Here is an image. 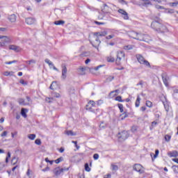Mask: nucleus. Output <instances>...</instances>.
Segmentation results:
<instances>
[{
  "mask_svg": "<svg viewBox=\"0 0 178 178\" xmlns=\"http://www.w3.org/2000/svg\"><path fill=\"white\" fill-rule=\"evenodd\" d=\"M128 35L131 38H134V40H138V41H145V42H148V40H149V36L148 35L138 33L134 31L129 32Z\"/></svg>",
  "mask_w": 178,
  "mask_h": 178,
  "instance_id": "1",
  "label": "nucleus"
},
{
  "mask_svg": "<svg viewBox=\"0 0 178 178\" xmlns=\"http://www.w3.org/2000/svg\"><path fill=\"white\" fill-rule=\"evenodd\" d=\"M108 35V32L106 31H103L100 32H95L93 33V35L95 37V41L92 43V47L95 48H98L99 47V44H101V40H99V37H105V35Z\"/></svg>",
  "mask_w": 178,
  "mask_h": 178,
  "instance_id": "2",
  "label": "nucleus"
},
{
  "mask_svg": "<svg viewBox=\"0 0 178 178\" xmlns=\"http://www.w3.org/2000/svg\"><path fill=\"white\" fill-rule=\"evenodd\" d=\"M136 59L140 65H145V66H148V67H151V65H149V62L145 60L143 56L140 54L136 55Z\"/></svg>",
  "mask_w": 178,
  "mask_h": 178,
  "instance_id": "3",
  "label": "nucleus"
},
{
  "mask_svg": "<svg viewBox=\"0 0 178 178\" xmlns=\"http://www.w3.org/2000/svg\"><path fill=\"white\" fill-rule=\"evenodd\" d=\"M161 26H162V24L161 23V20L158 17L156 18V20L152 22L151 24L152 29L157 32L159 31Z\"/></svg>",
  "mask_w": 178,
  "mask_h": 178,
  "instance_id": "4",
  "label": "nucleus"
},
{
  "mask_svg": "<svg viewBox=\"0 0 178 178\" xmlns=\"http://www.w3.org/2000/svg\"><path fill=\"white\" fill-rule=\"evenodd\" d=\"M118 137L121 141H124V140H127V138H129V132L127 131L119 132Z\"/></svg>",
  "mask_w": 178,
  "mask_h": 178,
  "instance_id": "5",
  "label": "nucleus"
},
{
  "mask_svg": "<svg viewBox=\"0 0 178 178\" xmlns=\"http://www.w3.org/2000/svg\"><path fill=\"white\" fill-rule=\"evenodd\" d=\"M134 170H136V172H138V173H140V175H143V173L145 172L144 167H143L141 164H135L134 165Z\"/></svg>",
  "mask_w": 178,
  "mask_h": 178,
  "instance_id": "6",
  "label": "nucleus"
},
{
  "mask_svg": "<svg viewBox=\"0 0 178 178\" xmlns=\"http://www.w3.org/2000/svg\"><path fill=\"white\" fill-rule=\"evenodd\" d=\"M122 58H124V52L122 51H118L117 54V59L115 60L117 65H120V60H122Z\"/></svg>",
  "mask_w": 178,
  "mask_h": 178,
  "instance_id": "7",
  "label": "nucleus"
},
{
  "mask_svg": "<svg viewBox=\"0 0 178 178\" xmlns=\"http://www.w3.org/2000/svg\"><path fill=\"white\" fill-rule=\"evenodd\" d=\"M10 38L9 37L6 36L3 38L2 42H0V48H3L6 45V44H10Z\"/></svg>",
  "mask_w": 178,
  "mask_h": 178,
  "instance_id": "8",
  "label": "nucleus"
},
{
  "mask_svg": "<svg viewBox=\"0 0 178 178\" xmlns=\"http://www.w3.org/2000/svg\"><path fill=\"white\" fill-rule=\"evenodd\" d=\"M66 77H67V68L66 67V65H62L61 79H63V80H66Z\"/></svg>",
  "mask_w": 178,
  "mask_h": 178,
  "instance_id": "9",
  "label": "nucleus"
},
{
  "mask_svg": "<svg viewBox=\"0 0 178 178\" xmlns=\"http://www.w3.org/2000/svg\"><path fill=\"white\" fill-rule=\"evenodd\" d=\"M118 12L122 15V17H123L124 20H129V13H127L126 10L123 9H119Z\"/></svg>",
  "mask_w": 178,
  "mask_h": 178,
  "instance_id": "10",
  "label": "nucleus"
},
{
  "mask_svg": "<svg viewBox=\"0 0 178 178\" xmlns=\"http://www.w3.org/2000/svg\"><path fill=\"white\" fill-rule=\"evenodd\" d=\"M36 19L34 17H28L25 19V23L26 24H29V26H31V24H35Z\"/></svg>",
  "mask_w": 178,
  "mask_h": 178,
  "instance_id": "11",
  "label": "nucleus"
},
{
  "mask_svg": "<svg viewBox=\"0 0 178 178\" xmlns=\"http://www.w3.org/2000/svg\"><path fill=\"white\" fill-rule=\"evenodd\" d=\"M9 49H10L11 51H15V52H20V51H22L20 47L14 44H10L9 46Z\"/></svg>",
  "mask_w": 178,
  "mask_h": 178,
  "instance_id": "12",
  "label": "nucleus"
},
{
  "mask_svg": "<svg viewBox=\"0 0 178 178\" xmlns=\"http://www.w3.org/2000/svg\"><path fill=\"white\" fill-rule=\"evenodd\" d=\"M53 173L55 175V176H60L62 175V169L60 167H57L54 169Z\"/></svg>",
  "mask_w": 178,
  "mask_h": 178,
  "instance_id": "13",
  "label": "nucleus"
},
{
  "mask_svg": "<svg viewBox=\"0 0 178 178\" xmlns=\"http://www.w3.org/2000/svg\"><path fill=\"white\" fill-rule=\"evenodd\" d=\"M168 156H170V158H177L178 156V152L176 150H174L172 152H169L168 153Z\"/></svg>",
  "mask_w": 178,
  "mask_h": 178,
  "instance_id": "14",
  "label": "nucleus"
},
{
  "mask_svg": "<svg viewBox=\"0 0 178 178\" xmlns=\"http://www.w3.org/2000/svg\"><path fill=\"white\" fill-rule=\"evenodd\" d=\"M110 10H111V8L108 6V5L106 4L103 5V7L102 8V12H103V13H108Z\"/></svg>",
  "mask_w": 178,
  "mask_h": 178,
  "instance_id": "15",
  "label": "nucleus"
},
{
  "mask_svg": "<svg viewBox=\"0 0 178 178\" xmlns=\"http://www.w3.org/2000/svg\"><path fill=\"white\" fill-rule=\"evenodd\" d=\"M166 32H168V28H166L165 26L161 24V26H160L158 33H166Z\"/></svg>",
  "mask_w": 178,
  "mask_h": 178,
  "instance_id": "16",
  "label": "nucleus"
},
{
  "mask_svg": "<svg viewBox=\"0 0 178 178\" xmlns=\"http://www.w3.org/2000/svg\"><path fill=\"white\" fill-rule=\"evenodd\" d=\"M8 19L11 23H15V22H16V15L12 14L8 16Z\"/></svg>",
  "mask_w": 178,
  "mask_h": 178,
  "instance_id": "17",
  "label": "nucleus"
},
{
  "mask_svg": "<svg viewBox=\"0 0 178 178\" xmlns=\"http://www.w3.org/2000/svg\"><path fill=\"white\" fill-rule=\"evenodd\" d=\"M27 112H29L28 109L22 108L21 110L22 116H23V118H27Z\"/></svg>",
  "mask_w": 178,
  "mask_h": 178,
  "instance_id": "18",
  "label": "nucleus"
},
{
  "mask_svg": "<svg viewBox=\"0 0 178 178\" xmlns=\"http://www.w3.org/2000/svg\"><path fill=\"white\" fill-rule=\"evenodd\" d=\"M12 165H17L19 163V157L14 156L11 160Z\"/></svg>",
  "mask_w": 178,
  "mask_h": 178,
  "instance_id": "19",
  "label": "nucleus"
},
{
  "mask_svg": "<svg viewBox=\"0 0 178 178\" xmlns=\"http://www.w3.org/2000/svg\"><path fill=\"white\" fill-rule=\"evenodd\" d=\"M142 1V5L143 6H148V5H152V3H151V1H149V0H140Z\"/></svg>",
  "mask_w": 178,
  "mask_h": 178,
  "instance_id": "20",
  "label": "nucleus"
},
{
  "mask_svg": "<svg viewBox=\"0 0 178 178\" xmlns=\"http://www.w3.org/2000/svg\"><path fill=\"white\" fill-rule=\"evenodd\" d=\"M18 103L19 104V105H24V106L29 105V103H26V102L24 101V99H23V98L19 99H18Z\"/></svg>",
  "mask_w": 178,
  "mask_h": 178,
  "instance_id": "21",
  "label": "nucleus"
},
{
  "mask_svg": "<svg viewBox=\"0 0 178 178\" xmlns=\"http://www.w3.org/2000/svg\"><path fill=\"white\" fill-rule=\"evenodd\" d=\"M54 24H56V26H63V24H65V21L63 20L55 21Z\"/></svg>",
  "mask_w": 178,
  "mask_h": 178,
  "instance_id": "22",
  "label": "nucleus"
},
{
  "mask_svg": "<svg viewBox=\"0 0 178 178\" xmlns=\"http://www.w3.org/2000/svg\"><path fill=\"white\" fill-rule=\"evenodd\" d=\"M54 87H58V82L57 81H53L51 84L50 85V90H54Z\"/></svg>",
  "mask_w": 178,
  "mask_h": 178,
  "instance_id": "23",
  "label": "nucleus"
},
{
  "mask_svg": "<svg viewBox=\"0 0 178 178\" xmlns=\"http://www.w3.org/2000/svg\"><path fill=\"white\" fill-rule=\"evenodd\" d=\"M162 79H163V83L166 87H168V86H169V83L168 82V78H166V76H162Z\"/></svg>",
  "mask_w": 178,
  "mask_h": 178,
  "instance_id": "24",
  "label": "nucleus"
},
{
  "mask_svg": "<svg viewBox=\"0 0 178 178\" xmlns=\"http://www.w3.org/2000/svg\"><path fill=\"white\" fill-rule=\"evenodd\" d=\"M79 74H81V75L86 74V68H84V67H80V68L79 69Z\"/></svg>",
  "mask_w": 178,
  "mask_h": 178,
  "instance_id": "25",
  "label": "nucleus"
},
{
  "mask_svg": "<svg viewBox=\"0 0 178 178\" xmlns=\"http://www.w3.org/2000/svg\"><path fill=\"white\" fill-rule=\"evenodd\" d=\"M140 101H141V98H140V96H138L135 103L136 108H138V106H140Z\"/></svg>",
  "mask_w": 178,
  "mask_h": 178,
  "instance_id": "26",
  "label": "nucleus"
},
{
  "mask_svg": "<svg viewBox=\"0 0 178 178\" xmlns=\"http://www.w3.org/2000/svg\"><path fill=\"white\" fill-rule=\"evenodd\" d=\"M124 49H125V51H130L131 49H133V45L129 44L124 46Z\"/></svg>",
  "mask_w": 178,
  "mask_h": 178,
  "instance_id": "27",
  "label": "nucleus"
},
{
  "mask_svg": "<svg viewBox=\"0 0 178 178\" xmlns=\"http://www.w3.org/2000/svg\"><path fill=\"white\" fill-rule=\"evenodd\" d=\"M51 96L54 97V98H60V94L56 92H51Z\"/></svg>",
  "mask_w": 178,
  "mask_h": 178,
  "instance_id": "28",
  "label": "nucleus"
},
{
  "mask_svg": "<svg viewBox=\"0 0 178 178\" xmlns=\"http://www.w3.org/2000/svg\"><path fill=\"white\" fill-rule=\"evenodd\" d=\"M67 136H76V133L73 132V131L70 130V131H66Z\"/></svg>",
  "mask_w": 178,
  "mask_h": 178,
  "instance_id": "29",
  "label": "nucleus"
},
{
  "mask_svg": "<svg viewBox=\"0 0 178 178\" xmlns=\"http://www.w3.org/2000/svg\"><path fill=\"white\" fill-rule=\"evenodd\" d=\"M172 169L174 172V173H178V165H172Z\"/></svg>",
  "mask_w": 178,
  "mask_h": 178,
  "instance_id": "30",
  "label": "nucleus"
},
{
  "mask_svg": "<svg viewBox=\"0 0 178 178\" xmlns=\"http://www.w3.org/2000/svg\"><path fill=\"white\" fill-rule=\"evenodd\" d=\"M111 168H112V170H113L114 172L118 171L119 169V167H118V165L114 164H111Z\"/></svg>",
  "mask_w": 178,
  "mask_h": 178,
  "instance_id": "31",
  "label": "nucleus"
},
{
  "mask_svg": "<svg viewBox=\"0 0 178 178\" xmlns=\"http://www.w3.org/2000/svg\"><path fill=\"white\" fill-rule=\"evenodd\" d=\"M28 138H29V140H35V134H29L28 136Z\"/></svg>",
  "mask_w": 178,
  "mask_h": 178,
  "instance_id": "32",
  "label": "nucleus"
},
{
  "mask_svg": "<svg viewBox=\"0 0 178 178\" xmlns=\"http://www.w3.org/2000/svg\"><path fill=\"white\" fill-rule=\"evenodd\" d=\"M115 101H118V102H124V100L122 99L121 96H118L115 97Z\"/></svg>",
  "mask_w": 178,
  "mask_h": 178,
  "instance_id": "33",
  "label": "nucleus"
},
{
  "mask_svg": "<svg viewBox=\"0 0 178 178\" xmlns=\"http://www.w3.org/2000/svg\"><path fill=\"white\" fill-rule=\"evenodd\" d=\"M85 170L86 172H90L91 171V168H90V166L88 165V163L85 164Z\"/></svg>",
  "mask_w": 178,
  "mask_h": 178,
  "instance_id": "34",
  "label": "nucleus"
},
{
  "mask_svg": "<svg viewBox=\"0 0 178 178\" xmlns=\"http://www.w3.org/2000/svg\"><path fill=\"white\" fill-rule=\"evenodd\" d=\"M27 102L26 104H29V105H31L33 104V101L31 100V98L30 97L26 96Z\"/></svg>",
  "mask_w": 178,
  "mask_h": 178,
  "instance_id": "35",
  "label": "nucleus"
},
{
  "mask_svg": "<svg viewBox=\"0 0 178 178\" xmlns=\"http://www.w3.org/2000/svg\"><path fill=\"white\" fill-rule=\"evenodd\" d=\"M107 62H115V58L112 56L107 57Z\"/></svg>",
  "mask_w": 178,
  "mask_h": 178,
  "instance_id": "36",
  "label": "nucleus"
},
{
  "mask_svg": "<svg viewBox=\"0 0 178 178\" xmlns=\"http://www.w3.org/2000/svg\"><path fill=\"white\" fill-rule=\"evenodd\" d=\"M170 138H172V136H170V135L165 136V141H167V143H169V141H170Z\"/></svg>",
  "mask_w": 178,
  "mask_h": 178,
  "instance_id": "37",
  "label": "nucleus"
},
{
  "mask_svg": "<svg viewBox=\"0 0 178 178\" xmlns=\"http://www.w3.org/2000/svg\"><path fill=\"white\" fill-rule=\"evenodd\" d=\"M113 79H115V76H109L108 77L106 78L107 83L112 81V80H113Z\"/></svg>",
  "mask_w": 178,
  "mask_h": 178,
  "instance_id": "38",
  "label": "nucleus"
},
{
  "mask_svg": "<svg viewBox=\"0 0 178 178\" xmlns=\"http://www.w3.org/2000/svg\"><path fill=\"white\" fill-rule=\"evenodd\" d=\"M118 106L120 109V111L121 112V113H123V104H118Z\"/></svg>",
  "mask_w": 178,
  "mask_h": 178,
  "instance_id": "39",
  "label": "nucleus"
},
{
  "mask_svg": "<svg viewBox=\"0 0 178 178\" xmlns=\"http://www.w3.org/2000/svg\"><path fill=\"white\" fill-rule=\"evenodd\" d=\"M146 106H147L148 108H152V102L149 100L146 101Z\"/></svg>",
  "mask_w": 178,
  "mask_h": 178,
  "instance_id": "40",
  "label": "nucleus"
},
{
  "mask_svg": "<svg viewBox=\"0 0 178 178\" xmlns=\"http://www.w3.org/2000/svg\"><path fill=\"white\" fill-rule=\"evenodd\" d=\"M62 161H63V158L60 157V158L57 159L56 160H55V163H60V162H62Z\"/></svg>",
  "mask_w": 178,
  "mask_h": 178,
  "instance_id": "41",
  "label": "nucleus"
},
{
  "mask_svg": "<svg viewBox=\"0 0 178 178\" xmlns=\"http://www.w3.org/2000/svg\"><path fill=\"white\" fill-rule=\"evenodd\" d=\"M9 158H10V153L8 152L6 158V163H8V162H9Z\"/></svg>",
  "mask_w": 178,
  "mask_h": 178,
  "instance_id": "42",
  "label": "nucleus"
},
{
  "mask_svg": "<svg viewBox=\"0 0 178 178\" xmlns=\"http://www.w3.org/2000/svg\"><path fill=\"white\" fill-rule=\"evenodd\" d=\"M44 62H45V63H47V65H49V66H51V65H52V62L51 60H49V59H48V58H46L44 60Z\"/></svg>",
  "mask_w": 178,
  "mask_h": 178,
  "instance_id": "43",
  "label": "nucleus"
},
{
  "mask_svg": "<svg viewBox=\"0 0 178 178\" xmlns=\"http://www.w3.org/2000/svg\"><path fill=\"white\" fill-rule=\"evenodd\" d=\"M35 144H36V145H41V139H36L35 140Z\"/></svg>",
  "mask_w": 178,
  "mask_h": 178,
  "instance_id": "44",
  "label": "nucleus"
},
{
  "mask_svg": "<svg viewBox=\"0 0 178 178\" xmlns=\"http://www.w3.org/2000/svg\"><path fill=\"white\" fill-rule=\"evenodd\" d=\"M17 62V60H14L13 61H9V62H6V65H12V63H16Z\"/></svg>",
  "mask_w": 178,
  "mask_h": 178,
  "instance_id": "45",
  "label": "nucleus"
},
{
  "mask_svg": "<svg viewBox=\"0 0 178 178\" xmlns=\"http://www.w3.org/2000/svg\"><path fill=\"white\" fill-rule=\"evenodd\" d=\"M88 105H90L91 106H95V102L92 101V100H90L89 102H88Z\"/></svg>",
  "mask_w": 178,
  "mask_h": 178,
  "instance_id": "46",
  "label": "nucleus"
},
{
  "mask_svg": "<svg viewBox=\"0 0 178 178\" xmlns=\"http://www.w3.org/2000/svg\"><path fill=\"white\" fill-rule=\"evenodd\" d=\"M99 158V154H95L93 155V159H95V161H97V159H98Z\"/></svg>",
  "mask_w": 178,
  "mask_h": 178,
  "instance_id": "47",
  "label": "nucleus"
},
{
  "mask_svg": "<svg viewBox=\"0 0 178 178\" xmlns=\"http://www.w3.org/2000/svg\"><path fill=\"white\" fill-rule=\"evenodd\" d=\"M6 136H8V131H4L1 134V137H6Z\"/></svg>",
  "mask_w": 178,
  "mask_h": 178,
  "instance_id": "48",
  "label": "nucleus"
},
{
  "mask_svg": "<svg viewBox=\"0 0 178 178\" xmlns=\"http://www.w3.org/2000/svg\"><path fill=\"white\" fill-rule=\"evenodd\" d=\"M163 105L166 112H169V106L167 104H165V102H163Z\"/></svg>",
  "mask_w": 178,
  "mask_h": 178,
  "instance_id": "49",
  "label": "nucleus"
},
{
  "mask_svg": "<svg viewBox=\"0 0 178 178\" xmlns=\"http://www.w3.org/2000/svg\"><path fill=\"white\" fill-rule=\"evenodd\" d=\"M136 86H140L141 88H143V86H144V82L143 81H140L136 84Z\"/></svg>",
  "mask_w": 178,
  "mask_h": 178,
  "instance_id": "50",
  "label": "nucleus"
},
{
  "mask_svg": "<svg viewBox=\"0 0 178 178\" xmlns=\"http://www.w3.org/2000/svg\"><path fill=\"white\" fill-rule=\"evenodd\" d=\"M170 6H177L178 1L170 3Z\"/></svg>",
  "mask_w": 178,
  "mask_h": 178,
  "instance_id": "51",
  "label": "nucleus"
},
{
  "mask_svg": "<svg viewBox=\"0 0 178 178\" xmlns=\"http://www.w3.org/2000/svg\"><path fill=\"white\" fill-rule=\"evenodd\" d=\"M69 170V168L64 167L63 168H61V172L63 173V172H67Z\"/></svg>",
  "mask_w": 178,
  "mask_h": 178,
  "instance_id": "52",
  "label": "nucleus"
},
{
  "mask_svg": "<svg viewBox=\"0 0 178 178\" xmlns=\"http://www.w3.org/2000/svg\"><path fill=\"white\" fill-rule=\"evenodd\" d=\"M104 104V102L102 100H99L97 102V105L99 106V105H102Z\"/></svg>",
  "mask_w": 178,
  "mask_h": 178,
  "instance_id": "53",
  "label": "nucleus"
},
{
  "mask_svg": "<svg viewBox=\"0 0 178 178\" xmlns=\"http://www.w3.org/2000/svg\"><path fill=\"white\" fill-rule=\"evenodd\" d=\"M156 124H158V122H156V121H153L152 122V128L155 127V126H156Z\"/></svg>",
  "mask_w": 178,
  "mask_h": 178,
  "instance_id": "54",
  "label": "nucleus"
},
{
  "mask_svg": "<svg viewBox=\"0 0 178 178\" xmlns=\"http://www.w3.org/2000/svg\"><path fill=\"white\" fill-rule=\"evenodd\" d=\"M10 72H8V71H6V72H3V76H10Z\"/></svg>",
  "mask_w": 178,
  "mask_h": 178,
  "instance_id": "55",
  "label": "nucleus"
},
{
  "mask_svg": "<svg viewBox=\"0 0 178 178\" xmlns=\"http://www.w3.org/2000/svg\"><path fill=\"white\" fill-rule=\"evenodd\" d=\"M131 130L132 133H136V131H137V128L136 127H133Z\"/></svg>",
  "mask_w": 178,
  "mask_h": 178,
  "instance_id": "56",
  "label": "nucleus"
},
{
  "mask_svg": "<svg viewBox=\"0 0 178 178\" xmlns=\"http://www.w3.org/2000/svg\"><path fill=\"white\" fill-rule=\"evenodd\" d=\"M156 9H164L163 6H159V5H156Z\"/></svg>",
  "mask_w": 178,
  "mask_h": 178,
  "instance_id": "57",
  "label": "nucleus"
},
{
  "mask_svg": "<svg viewBox=\"0 0 178 178\" xmlns=\"http://www.w3.org/2000/svg\"><path fill=\"white\" fill-rule=\"evenodd\" d=\"M26 62H29V65H31V63H35V60H27Z\"/></svg>",
  "mask_w": 178,
  "mask_h": 178,
  "instance_id": "58",
  "label": "nucleus"
},
{
  "mask_svg": "<svg viewBox=\"0 0 178 178\" xmlns=\"http://www.w3.org/2000/svg\"><path fill=\"white\" fill-rule=\"evenodd\" d=\"M49 170V167H46L44 169H42V172H48Z\"/></svg>",
  "mask_w": 178,
  "mask_h": 178,
  "instance_id": "59",
  "label": "nucleus"
},
{
  "mask_svg": "<svg viewBox=\"0 0 178 178\" xmlns=\"http://www.w3.org/2000/svg\"><path fill=\"white\" fill-rule=\"evenodd\" d=\"M122 116H124L123 118H122V120H123V119H126V118H127V114H126V113H122Z\"/></svg>",
  "mask_w": 178,
  "mask_h": 178,
  "instance_id": "60",
  "label": "nucleus"
},
{
  "mask_svg": "<svg viewBox=\"0 0 178 178\" xmlns=\"http://www.w3.org/2000/svg\"><path fill=\"white\" fill-rule=\"evenodd\" d=\"M147 110V108L145 107V106H142L141 108H140V111H142V112H144V111H145Z\"/></svg>",
  "mask_w": 178,
  "mask_h": 178,
  "instance_id": "61",
  "label": "nucleus"
},
{
  "mask_svg": "<svg viewBox=\"0 0 178 178\" xmlns=\"http://www.w3.org/2000/svg\"><path fill=\"white\" fill-rule=\"evenodd\" d=\"M106 38V40H111V39L113 38V35H109L107 36Z\"/></svg>",
  "mask_w": 178,
  "mask_h": 178,
  "instance_id": "62",
  "label": "nucleus"
},
{
  "mask_svg": "<svg viewBox=\"0 0 178 178\" xmlns=\"http://www.w3.org/2000/svg\"><path fill=\"white\" fill-rule=\"evenodd\" d=\"M59 152H60V153L65 152V148L60 147V148L59 149Z\"/></svg>",
  "mask_w": 178,
  "mask_h": 178,
  "instance_id": "63",
  "label": "nucleus"
},
{
  "mask_svg": "<svg viewBox=\"0 0 178 178\" xmlns=\"http://www.w3.org/2000/svg\"><path fill=\"white\" fill-rule=\"evenodd\" d=\"M111 174H107L106 175L104 176V178H111Z\"/></svg>",
  "mask_w": 178,
  "mask_h": 178,
  "instance_id": "64",
  "label": "nucleus"
}]
</instances>
